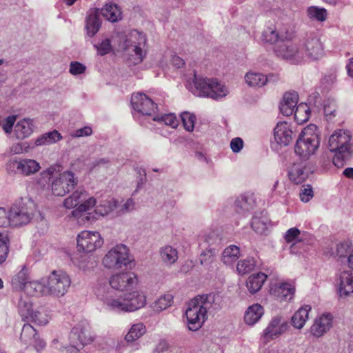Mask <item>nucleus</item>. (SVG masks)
<instances>
[{
  "label": "nucleus",
  "instance_id": "28",
  "mask_svg": "<svg viewBox=\"0 0 353 353\" xmlns=\"http://www.w3.org/2000/svg\"><path fill=\"white\" fill-rule=\"evenodd\" d=\"M33 132L32 121L24 119L14 125V132L17 139H24L32 134Z\"/></svg>",
  "mask_w": 353,
  "mask_h": 353
},
{
  "label": "nucleus",
  "instance_id": "15",
  "mask_svg": "<svg viewBox=\"0 0 353 353\" xmlns=\"http://www.w3.org/2000/svg\"><path fill=\"white\" fill-rule=\"evenodd\" d=\"M131 103L134 110L143 115H152L157 108V104L143 93L132 94Z\"/></svg>",
  "mask_w": 353,
  "mask_h": 353
},
{
  "label": "nucleus",
  "instance_id": "16",
  "mask_svg": "<svg viewBox=\"0 0 353 353\" xmlns=\"http://www.w3.org/2000/svg\"><path fill=\"white\" fill-rule=\"evenodd\" d=\"M146 37L145 35L137 30H134L130 34V38L128 39L126 42L130 43V46L132 48V50L134 52L135 58L134 63L137 64L141 63L145 55V47L146 45Z\"/></svg>",
  "mask_w": 353,
  "mask_h": 353
},
{
  "label": "nucleus",
  "instance_id": "52",
  "mask_svg": "<svg viewBox=\"0 0 353 353\" xmlns=\"http://www.w3.org/2000/svg\"><path fill=\"white\" fill-rule=\"evenodd\" d=\"M181 118L185 129L188 132L193 131L196 117L190 112H185L181 114Z\"/></svg>",
  "mask_w": 353,
  "mask_h": 353
},
{
  "label": "nucleus",
  "instance_id": "55",
  "mask_svg": "<svg viewBox=\"0 0 353 353\" xmlns=\"http://www.w3.org/2000/svg\"><path fill=\"white\" fill-rule=\"evenodd\" d=\"M97 50L98 54L103 56L110 52L112 50L111 41L109 39H105L99 44L94 46Z\"/></svg>",
  "mask_w": 353,
  "mask_h": 353
},
{
  "label": "nucleus",
  "instance_id": "31",
  "mask_svg": "<svg viewBox=\"0 0 353 353\" xmlns=\"http://www.w3.org/2000/svg\"><path fill=\"white\" fill-rule=\"evenodd\" d=\"M30 277L28 269L23 267L11 280V285L15 291H23L27 285Z\"/></svg>",
  "mask_w": 353,
  "mask_h": 353
},
{
  "label": "nucleus",
  "instance_id": "11",
  "mask_svg": "<svg viewBox=\"0 0 353 353\" xmlns=\"http://www.w3.org/2000/svg\"><path fill=\"white\" fill-rule=\"evenodd\" d=\"M198 301L192 299L189 302L185 310L188 327L190 331L199 330L208 319V315L202 310V306L198 305Z\"/></svg>",
  "mask_w": 353,
  "mask_h": 353
},
{
  "label": "nucleus",
  "instance_id": "39",
  "mask_svg": "<svg viewBox=\"0 0 353 353\" xmlns=\"http://www.w3.org/2000/svg\"><path fill=\"white\" fill-rule=\"evenodd\" d=\"M62 138L61 134L57 130H54L39 136L35 140L34 144L37 146L53 144L62 139Z\"/></svg>",
  "mask_w": 353,
  "mask_h": 353
},
{
  "label": "nucleus",
  "instance_id": "18",
  "mask_svg": "<svg viewBox=\"0 0 353 353\" xmlns=\"http://www.w3.org/2000/svg\"><path fill=\"white\" fill-rule=\"evenodd\" d=\"M294 137V132L290 123L286 121H279L274 128L275 141L283 146L288 145Z\"/></svg>",
  "mask_w": 353,
  "mask_h": 353
},
{
  "label": "nucleus",
  "instance_id": "10",
  "mask_svg": "<svg viewBox=\"0 0 353 353\" xmlns=\"http://www.w3.org/2000/svg\"><path fill=\"white\" fill-rule=\"evenodd\" d=\"M78 183V180L74 177V174L70 171H65L59 174V176L54 179L51 185L52 192L54 195L63 196Z\"/></svg>",
  "mask_w": 353,
  "mask_h": 353
},
{
  "label": "nucleus",
  "instance_id": "27",
  "mask_svg": "<svg viewBox=\"0 0 353 353\" xmlns=\"http://www.w3.org/2000/svg\"><path fill=\"white\" fill-rule=\"evenodd\" d=\"M264 314L263 307L259 303H254L248 307L245 312L244 321L248 325H254Z\"/></svg>",
  "mask_w": 353,
  "mask_h": 353
},
{
  "label": "nucleus",
  "instance_id": "58",
  "mask_svg": "<svg viewBox=\"0 0 353 353\" xmlns=\"http://www.w3.org/2000/svg\"><path fill=\"white\" fill-rule=\"evenodd\" d=\"M55 167L51 166L45 171L40 173V177L37 179V183L41 185H45L50 180V177L55 172Z\"/></svg>",
  "mask_w": 353,
  "mask_h": 353
},
{
  "label": "nucleus",
  "instance_id": "29",
  "mask_svg": "<svg viewBox=\"0 0 353 353\" xmlns=\"http://www.w3.org/2000/svg\"><path fill=\"white\" fill-rule=\"evenodd\" d=\"M288 176L290 181L296 184H300L307 178L308 172L301 163H294L290 168Z\"/></svg>",
  "mask_w": 353,
  "mask_h": 353
},
{
  "label": "nucleus",
  "instance_id": "45",
  "mask_svg": "<svg viewBox=\"0 0 353 353\" xmlns=\"http://www.w3.org/2000/svg\"><path fill=\"white\" fill-rule=\"evenodd\" d=\"M258 265V261L253 257H247L238 262L236 270L241 274H245L252 271Z\"/></svg>",
  "mask_w": 353,
  "mask_h": 353
},
{
  "label": "nucleus",
  "instance_id": "49",
  "mask_svg": "<svg viewBox=\"0 0 353 353\" xmlns=\"http://www.w3.org/2000/svg\"><path fill=\"white\" fill-rule=\"evenodd\" d=\"M173 296L171 294H165L154 303L153 309L158 312L163 311L171 306Z\"/></svg>",
  "mask_w": 353,
  "mask_h": 353
},
{
  "label": "nucleus",
  "instance_id": "62",
  "mask_svg": "<svg viewBox=\"0 0 353 353\" xmlns=\"http://www.w3.org/2000/svg\"><path fill=\"white\" fill-rule=\"evenodd\" d=\"M243 147V141L241 138L236 137L232 139L230 142V148L233 152L237 153L240 152Z\"/></svg>",
  "mask_w": 353,
  "mask_h": 353
},
{
  "label": "nucleus",
  "instance_id": "25",
  "mask_svg": "<svg viewBox=\"0 0 353 353\" xmlns=\"http://www.w3.org/2000/svg\"><path fill=\"white\" fill-rule=\"evenodd\" d=\"M101 26L100 19V10L98 8L90 10L85 19V28L89 37H94L99 30Z\"/></svg>",
  "mask_w": 353,
  "mask_h": 353
},
{
  "label": "nucleus",
  "instance_id": "57",
  "mask_svg": "<svg viewBox=\"0 0 353 353\" xmlns=\"http://www.w3.org/2000/svg\"><path fill=\"white\" fill-rule=\"evenodd\" d=\"M110 165V161L108 158L96 159L91 161L88 166L90 170H97L101 168H108Z\"/></svg>",
  "mask_w": 353,
  "mask_h": 353
},
{
  "label": "nucleus",
  "instance_id": "47",
  "mask_svg": "<svg viewBox=\"0 0 353 353\" xmlns=\"http://www.w3.org/2000/svg\"><path fill=\"white\" fill-rule=\"evenodd\" d=\"M21 157L10 159L6 164L7 173L10 176L21 175Z\"/></svg>",
  "mask_w": 353,
  "mask_h": 353
},
{
  "label": "nucleus",
  "instance_id": "3",
  "mask_svg": "<svg viewBox=\"0 0 353 353\" xmlns=\"http://www.w3.org/2000/svg\"><path fill=\"white\" fill-rule=\"evenodd\" d=\"M351 132L347 130H335L329 137L327 148L333 153L332 161L338 168L343 167L353 155Z\"/></svg>",
  "mask_w": 353,
  "mask_h": 353
},
{
  "label": "nucleus",
  "instance_id": "46",
  "mask_svg": "<svg viewBox=\"0 0 353 353\" xmlns=\"http://www.w3.org/2000/svg\"><path fill=\"white\" fill-rule=\"evenodd\" d=\"M145 326L142 323L134 324L128 333L125 335V341L129 342H133L145 333Z\"/></svg>",
  "mask_w": 353,
  "mask_h": 353
},
{
  "label": "nucleus",
  "instance_id": "38",
  "mask_svg": "<svg viewBox=\"0 0 353 353\" xmlns=\"http://www.w3.org/2000/svg\"><path fill=\"white\" fill-rule=\"evenodd\" d=\"M160 256L165 264L171 265L178 259V251L170 245H165L161 248Z\"/></svg>",
  "mask_w": 353,
  "mask_h": 353
},
{
  "label": "nucleus",
  "instance_id": "32",
  "mask_svg": "<svg viewBox=\"0 0 353 353\" xmlns=\"http://www.w3.org/2000/svg\"><path fill=\"white\" fill-rule=\"evenodd\" d=\"M270 221L264 212L256 214L252 219L251 227L256 233L263 234L265 233Z\"/></svg>",
  "mask_w": 353,
  "mask_h": 353
},
{
  "label": "nucleus",
  "instance_id": "51",
  "mask_svg": "<svg viewBox=\"0 0 353 353\" xmlns=\"http://www.w3.org/2000/svg\"><path fill=\"white\" fill-rule=\"evenodd\" d=\"M216 250L214 248L206 249L200 255V263L202 265L208 266L211 264L214 259Z\"/></svg>",
  "mask_w": 353,
  "mask_h": 353
},
{
  "label": "nucleus",
  "instance_id": "13",
  "mask_svg": "<svg viewBox=\"0 0 353 353\" xmlns=\"http://www.w3.org/2000/svg\"><path fill=\"white\" fill-rule=\"evenodd\" d=\"M77 249L86 253L92 252L100 248L103 240L98 232L82 231L77 236Z\"/></svg>",
  "mask_w": 353,
  "mask_h": 353
},
{
  "label": "nucleus",
  "instance_id": "20",
  "mask_svg": "<svg viewBox=\"0 0 353 353\" xmlns=\"http://www.w3.org/2000/svg\"><path fill=\"white\" fill-rule=\"evenodd\" d=\"M333 316L330 313H324L316 318L310 327V334L315 337H321L327 332L332 326Z\"/></svg>",
  "mask_w": 353,
  "mask_h": 353
},
{
  "label": "nucleus",
  "instance_id": "54",
  "mask_svg": "<svg viewBox=\"0 0 353 353\" xmlns=\"http://www.w3.org/2000/svg\"><path fill=\"white\" fill-rule=\"evenodd\" d=\"M262 37L265 41L271 43H275L280 39H283V36L279 35L275 30H272L271 28H268V30H265L263 32Z\"/></svg>",
  "mask_w": 353,
  "mask_h": 353
},
{
  "label": "nucleus",
  "instance_id": "50",
  "mask_svg": "<svg viewBox=\"0 0 353 353\" xmlns=\"http://www.w3.org/2000/svg\"><path fill=\"white\" fill-rule=\"evenodd\" d=\"M26 321L33 322L39 325H43L48 323L49 316L42 310H35L30 314V319Z\"/></svg>",
  "mask_w": 353,
  "mask_h": 353
},
{
  "label": "nucleus",
  "instance_id": "17",
  "mask_svg": "<svg viewBox=\"0 0 353 353\" xmlns=\"http://www.w3.org/2000/svg\"><path fill=\"white\" fill-rule=\"evenodd\" d=\"M20 340L25 345H33L37 352L46 347L45 341L39 338L35 329L30 323L23 325Z\"/></svg>",
  "mask_w": 353,
  "mask_h": 353
},
{
  "label": "nucleus",
  "instance_id": "33",
  "mask_svg": "<svg viewBox=\"0 0 353 353\" xmlns=\"http://www.w3.org/2000/svg\"><path fill=\"white\" fill-rule=\"evenodd\" d=\"M267 275L263 272H259L250 275L246 282V286L251 294L257 292L263 286L267 279Z\"/></svg>",
  "mask_w": 353,
  "mask_h": 353
},
{
  "label": "nucleus",
  "instance_id": "34",
  "mask_svg": "<svg viewBox=\"0 0 353 353\" xmlns=\"http://www.w3.org/2000/svg\"><path fill=\"white\" fill-rule=\"evenodd\" d=\"M234 205L236 212L244 214L254 209L255 203L252 197L241 195L236 199Z\"/></svg>",
  "mask_w": 353,
  "mask_h": 353
},
{
  "label": "nucleus",
  "instance_id": "42",
  "mask_svg": "<svg viewBox=\"0 0 353 353\" xmlns=\"http://www.w3.org/2000/svg\"><path fill=\"white\" fill-rule=\"evenodd\" d=\"M293 113L296 121L302 124L308 121L310 116V110L307 103H301L296 106Z\"/></svg>",
  "mask_w": 353,
  "mask_h": 353
},
{
  "label": "nucleus",
  "instance_id": "9",
  "mask_svg": "<svg viewBox=\"0 0 353 353\" xmlns=\"http://www.w3.org/2000/svg\"><path fill=\"white\" fill-rule=\"evenodd\" d=\"M71 280L67 273L61 270H54L48 276L47 294L62 296L68 292Z\"/></svg>",
  "mask_w": 353,
  "mask_h": 353
},
{
  "label": "nucleus",
  "instance_id": "24",
  "mask_svg": "<svg viewBox=\"0 0 353 353\" xmlns=\"http://www.w3.org/2000/svg\"><path fill=\"white\" fill-rule=\"evenodd\" d=\"M271 294L280 301L292 299L295 288L288 283H279L271 288Z\"/></svg>",
  "mask_w": 353,
  "mask_h": 353
},
{
  "label": "nucleus",
  "instance_id": "59",
  "mask_svg": "<svg viewBox=\"0 0 353 353\" xmlns=\"http://www.w3.org/2000/svg\"><path fill=\"white\" fill-rule=\"evenodd\" d=\"M85 65L80 62L72 61L70 63L69 72L74 76L83 74L85 72Z\"/></svg>",
  "mask_w": 353,
  "mask_h": 353
},
{
  "label": "nucleus",
  "instance_id": "43",
  "mask_svg": "<svg viewBox=\"0 0 353 353\" xmlns=\"http://www.w3.org/2000/svg\"><path fill=\"white\" fill-rule=\"evenodd\" d=\"M307 16L310 20L319 22L325 21L327 19V12L325 8L318 6H310L306 10Z\"/></svg>",
  "mask_w": 353,
  "mask_h": 353
},
{
  "label": "nucleus",
  "instance_id": "64",
  "mask_svg": "<svg viewBox=\"0 0 353 353\" xmlns=\"http://www.w3.org/2000/svg\"><path fill=\"white\" fill-rule=\"evenodd\" d=\"M15 121V116H9L6 119V122L2 128L6 134H10L12 132Z\"/></svg>",
  "mask_w": 353,
  "mask_h": 353
},
{
  "label": "nucleus",
  "instance_id": "53",
  "mask_svg": "<svg viewBox=\"0 0 353 353\" xmlns=\"http://www.w3.org/2000/svg\"><path fill=\"white\" fill-rule=\"evenodd\" d=\"M352 245L350 243L345 241L337 244L336 248V254L339 258H347L350 253L352 251Z\"/></svg>",
  "mask_w": 353,
  "mask_h": 353
},
{
  "label": "nucleus",
  "instance_id": "30",
  "mask_svg": "<svg viewBox=\"0 0 353 353\" xmlns=\"http://www.w3.org/2000/svg\"><path fill=\"white\" fill-rule=\"evenodd\" d=\"M312 307L305 305L300 307L292 316L291 323L296 329H301L308 319V314Z\"/></svg>",
  "mask_w": 353,
  "mask_h": 353
},
{
  "label": "nucleus",
  "instance_id": "21",
  "mask_svg": "<svg viewBox=\"0 0 353 353\" xmlns=\"http://www.w3.org/2000/svg\"><path fill=\"white\" fill-rule=\"evenodd\" d=\"M117 201L114 199H110L107 200L101 201L99 204L96 206V209L94 211V213H85L82 215L83 219H86L89 221H92L94 220L98 219L100 216H103L113 210L117 208Z\"/></svg>",
  "mask_w": 353,
  "mask_h": 353
},
{
  "label": "nucleus",
  "instance_id": "60",
  "mask_svg": "<svg viewBox=\"0 0 353 353\" xmlns=\"http://www.w3.org/2000/svg\"><path fill=\"white\" fill-rule=\"evenodd\" d=\"M313 197V190L310 185L304 186L300 193V198L303 202H308Z\"/></svg>",
  "mask_w": 353,
  "mask_h": 353
},
{
  "label": "nucleus",
  "instance_id": "48",
  "mask_svg": "<svg viewBox=\"0 0 353 353\" xmlns=\"http://www.w3.org/2000/svg\"><path fill=\"white\" fill-rule=\"evenodd\" d=\"M153 120L159 123L170 126L172 128H176L179 123L176 115L172 113L164 114L161 116L157 115L153 118Z\"/></svg>",
  "mask_w": 353,
  "mask_h": 353
},
{
  "label": "nucleus",
  "instance_id": "8",
  "mask_svg": "<svg viewBox=\"0 0 353 353\" xmlns=\"http://www.w3.org/2000/svg\"><path fill=\"white\" fill-rule=\"evenodd\" d=\"M97 201L94 197H89L87 192L83 189H77L63 201V205L68 209L77 207L72 212L74 216L80 212L88 213L96 205Z\"/></svg>",
  "mask_w": 353,
  "mask_h": 353
},
{
  "label": "nucleus",
  "instance_id": "22",
  "mask_svg": "<svg viewBox=\"0 0 353 353\" xmlns=\"http://www.w3.org/2000/svg\"><path fill=\"white\" fill-rule=\"evenodd\" d=\"M198 301V305L202 306V310L207 314L208 312H212L221 308V297L219 294H208L199 295L194 298Z\"/></svg>",
  "mask_w": 353,
  "mask_h": 353
},
{
  "label": "nucleus",
  "instance_id": "35",
  "mask_svg": "<svg viewBox=\"0 0 353 353\" xmlns=\"http://www.w3.org/2000/svg\"><path fill=\"white\" fill-rule=\"evenodd\" d=\"M111 22L121 19V12L116 4H106L100 10V15Z\"/></svg>",
  "mask_w": 353,
  "mask_h": 353
},
{
  "label": "nucleus",
  "instance_id": "5",
  "mask_svg": "<svg viewBox=\"0 0 353 353\" xmlns=\"http://www.w3.org/2000/svg\"><path fill=\"white\" fill-rule=\"evenodd\" d=\"M133 260L130 258L129 248L124 244H117L103 256L102 264L111 271L131 268Z\"/></svg>",
  "mask_w": 353,
  "mask_h": 353
},
{
  "label": "nucleus",
  "instance_id": "56",
  "mask_svg": "<svg viewBox=\"0 0 353 353\" xmlns=\"http://www.w3.org/2000/svg\"><path fill=\"white\" fill-rule=\"evenodd\" d=\"M10 210L0 207V228H11Z\"/></svg>",
  "mask_w": 353,
  "mask_h": 353
},
{
  "label": "nucleus",
  "instance_id": "6",
  "mask_svg": "<svg viewBox=\"0 0 353 353\" xmlns=\"http://www.w3.org/2000/svg\"><path fill=\"white\" fill-rule=\"evenodd\" d=\"M194 94L199 97H209L213 99H219L225 97L228 91L226 87L216 79L197 77L194 74Z\"/></svg>",
  "mask_w": 353,
  "mask_h": 353
},
{
  "label": "nucleus",
  "instance_id": "40",
  "mask_svg": "<svg viewBox=\"0 0 353 353\" xmlns=\"http://www.w3.org/2000/svg\"><path fill=\"white\" fill-rule=\"evenodd\" d=\"M239 256V248L236 245H231L223 250L221 260L224 264L230 265L236 261Z\"/></svg>",
  "mask_w": 353,
  "mask_h": 353
},
{
  "label": "nucleus",
  "instance_id": "7",
  "mask_svg": "<svg viewBox=\"0 0 353 353\" xmlns=\"http://www.w3.org/2000/svg\"><path fill=\"white\" fill-rule=\"evenodd\" d=\"M9 210L11 228H19L30 222L34 214L35 206L30 198H25L13 203Z\"/></svg>",
  "mask_w": 353,
  "mask_h": 353
},
{
  "label": "nucleus",
  "instance_id": "2",
  "mask_svg": "<svg viewBox=\"0 0 353 353\" xmlns=\"http://www.w3.org/2000/svg\"><path fill=\"white\" fill-rule=\"evenodd\" d=\"M95 294L108 310L119 313L134 312L146 304L145 296L139 292L121 295L106 285H99Z\"/></svg>",
  "mask_w": 353,
  "mask_h": 353
},
{
  "label": "nucleus",
  "instance_id": "63",
  "mask_svg": "<svg viewBox=\"0 0 353 353\" xmlns=\"http://www.w3.org/2000/svg\"><path fill=\"white\" fill-rule=\"evenodd\" d=\"M300 234V230L296 228L289 229L285 235V239L288 243L294 241Z\"/></svg>",
  "mask_w": 353,
  "mask_h": 353
},
{
  "label": "nucleus",
  "instance_id": "44",
  "mask_svg": "<svg viewBox=\"0 0 353 353\" xmlns=\"http://www.w3.org/2000/svg\"><path fill=\"white\" fill-rule=\"evenodd\" d=\"M245 79L250 86H263L266 84L268 81V77L258 72H248L245 74Z\"/></svg>",
  "mask_w": 353,
  "mask_h": 353
},
{
  "label": "nucleus",
  "instance_id": "4",
  "mask_svg": "<svg viewBox=\"0 0 353 353\" xmlns=\"http://www.w3.org/2000/svg\"><path fill=\"white\" fill-rule=\"evenodd\" d=\"M320 132L318 127L310 124L303 128L299 134L294 146V152L300 157L308 159L320 145Z\"/></svg>",
  "mask_w": 353,
  "mask_h": 353
},
{
  "label": "nucleus",
  "instance_id": "1",
  "mask_svg": "<svg viewBox=\"0 0 353 353\" xmlns=\"http://www.w3.org/2000/svg\"><path fill=\"white\" fill-rule=\"evenodd\" d=\"M274 52L277 57L299 63L321 58L323 55V46L319 33L312 32L306 33L299 43L287 41L277 45Z\"/></svg>",
  "mask_w": 353,
  "mask_h": 353
},
{
  "label": "nucleus",
  "instance_id": "41",
  "mask_svg": "<svg viewBox=\"0 0 353 353\" xmlns=\"http://www.w3.org/2000/svg\"><path fill=\"white\" fill-rule=\"evenodd\" d=\"M23 291L30 296H40L47 294L46 286L38 281L29 280Z\"/></svg>",
  "mask_w": 353,
  "mask_h": 353
},
{
  "label": "nucleus",
  "instance_id": "19",
  "mask_svg": "<svg viewBox=\"0 0 353 353\" xmlns=\"http://www.w3.org/2000/svg\"><path fill=\"white\" fill-rule=\"evenodd\" d=\"M288 327V322L281 316H274L263 330V336L266 341L274 339L283 334Z\"/></svg>",
  "mask_w": 353,
  "mask_h": 353
},
{
  "label": "nucleus",
  "instance_id": "37",
  "mask_svg": "<svg viewBox=\"0 0 353 353\" xmlns=\"http://www.w3.org/2000/svg\"><path fill=\"white\" fill-rule=\"evenodd\" d=\"M18 310L22 320L26 321L27 319H30V314L32 310V303L31 299L27 296H21L18 301Z\"/></svg>",
  "mask_w": 353,
  "mask_h": 353
},
{
  "label": "nucleus",
  "instance_id": "61",
  "mask_svg": "<svg viewBox=\"0 0 353 353\" xmlns=\"http://www.w3.org/2000/svg\"><path fill=\"white\" fill-rule=\"evenodd\" d=\"M218 239V236L217 235L215 234V232H210L208 234H204L201 238V244L202 243H205L209 245H214L216 241Z\"/></svg>",
  "mask_w": 353,
  "mask_h": 353
},
{
  "label": "nucleus",
  "instance_id": "36",
  "mask_svg": "<svg viewBox=\"0 0 353 353\" xmlns=\"http://www.w3.org/2000/svg\"><path fill=\"white\" fill-rule=\"evenodd\" d=\"M21 163L22 165L21 176H23L33 175L41 169L39 163L34 159L21 157Z\"/></svg>",
  "mask_w": 353,
  "mask_h": 353
},
{
  "label": "nucleus",
  "instance_id": "14",
  "mask_svg": "<svg viewBox=\"0 0 353 353\" xmlns=\"http://www.w3.org/2000/svg\"><path fill=\"white\" fill-rule=\"evenodd\" d=\"M69 339L71 343L84 346L92 341V336L90 332V326L85 322H80L71 330Z\"/></svg>",
  "mask_w": 353,
  "mask_h": 353
},
{
  "label": "nucleus",
  "instance_id": "23",
  "mask_svg": "<svg viewBox=\"0 0 353 353\" xmlns=\"http://www.w3.org/2000/svg\"><path fill=\"white\" fill-rule=\"evenodd\" d=\"M336 283L340 296H347L353 293V272L343 271L340 273Z\"/></svg>",
  "mask_w": 353,
  "mask_h": 353
},
{
  "label": "nucleus",
  "instance_id": "26",
  "mask_svg": "<svg viewBox=\"0 0 353 353\" xmlns=\"http://www.w3.org/2000/svg\"><path fill=\"white\" fill-rule=\"evenodd\" d=\"M298 100L297 92H286L279 107L281 112L285 116L292 114L295 110L294 108L297 106Z\"/></svg>",
  "mask_w": 353,
  "mask_h": 353
},
{
  "label": "nucleus",
  "instance_id": "12",
  "mask_svg": "<svg viewBox=\"0 0 353 353\" xmlns=\"http://www.w3.org/2000/svg\"><path fill=\"white\" fill-rule=\"evenodd\" d=\"M137 283V277L134 272H125L112 274L109 279L110 288L105 283H98L99 285H106L113 291H124L133 288Z\"/></svg>",
  "mask_w": 353,
  "mask_h": 353
}]
</instances>
